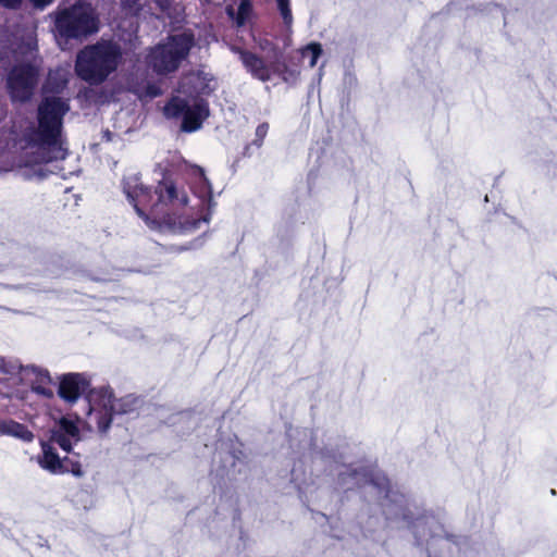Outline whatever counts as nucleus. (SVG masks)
<instances>
[{
    "label": "nucleus",
    "mask_w": 557,
    "mask_h": 557,
    "mask_svg": "<svg viewBox=\"0 0 557 557\" xmlns=\"http://www.w3.org/2000/svg\"><path fill=\"white\" fill-rule=\"evenodd\" d=\"M269 123L268 122H263L261 124H259L256 128V133H255V139L250 143V144H247L245 147H244V150H243V156L244 157H250L251 156V147H256V148H261V146L263 145V141H264V138L267 137L268 135V132H269Z\"/></svg>",
    "instance_id": "obj_17"
},
{
    "label": "nucleus",
    "mask_w": 557,
    "mask_h": 557,
    "mask_svg": "<svg viewBox=\"0 0 557 557\" xmlns=\"http://www.w3.org/2000/svg\"><path fill=\"white\" fill-rule=\"evenodd\" d=\"M0 432L12 435L24 442H32L34 433L23 423L10 420L9 422H0Z\"/></svg>",
    "instance_id": "obj_16"
},
{
    "label": "nucleus",
    "mask_w": 557,
    "mask_h": 557,
    "mask_svg": "<svg viewBox=\"0 0 557 557\" xmlns=\"http://www.w3.org/2000/svg\"><path fill=\"white\" fill-rule=\"evenodd\" d=\"M69 110L66 100L57 96L44 97L37 107V125L24 133L27 145L41 151L47 162L64 160L69 154L63 136L64 116Z\"/></svg>",
    "instance_id": "obj_1"
},
{
    "label": "nucleus",
    "mask_w": 557,
    "mask_h": 557,
    "mask_svg": "<svg viewBox=\"0 0 557 557\" xmlns=\"http://www.w3.org/2000/svg\"><path fill=\"white\" fill-rule=\"evenodd\" d=\"M110 394L107 387H99L87 396L89 411L95 410L96 425L99 433H107L111 428L113 417L115 416L110 408Z\"/></svg>",
    "instance_id": "obj_10"
},
{
    "label": "nucleus",
    "mask_w": 557,
    "mask_h": 557,
    "mask_svg": "<svg viewBox=\"0 0 557 557\" xmlns=\"http://www.w3.org/2000/svg\"><path fill=\"white\" fill-rule=\"evenodd\" d=\"M36 9H45L50 5L54 0H29Z\"/></svg>",
    "instance_id": "obj_25"
},
{
    "label": "nucleus",
    "mask_w": 557,
    "mask_h": 557,
    "mask_svg": "<svg viewBox=\"0 0 557 557\" xmlns=\"http://www.w3.org/2000/svg\"><path fill=\"white\" fill-rule=\"evenodd\" d=\"M52 444L50 441L41 442V454L37 457L40 468L51 474L71 473L76 478H82L84 470L81 461L70 457L60 458Z\"/></svg>",
    "instance_id": "obj_8"
},
{
    "label": "nucleus",
    "mask_w": 557,
    "mask_h": 557,
    "mask_svg": "<svg viewBox=\"0 0 557 557\" xmlns=\"http://www.w3.org/2000/svg\"><path fill=\"white\" fill-rule=\"evenodd\" d=\"M108 393L110 394V408L115 416L129 414L135 412L139 407V399L133 395H126L121 398H115L113 391L110 387Z\"/></svg>",
    "instance_id": "obj_14"
},
{
    "label": "nucleus",
    "mask_w": 557,
    "mask_h": 557,
    "mask_svg": "<svg viewBox=\"0 0 557 557\" xmlns=\"http://www.w3.org/2000/svg\"><path fill=\"white\" fill-rule=\"evenodd\" d=\"M154 194L159 199L162 213H165V209L169 206L172 207H184L187 205L188 197L182 189L180 190L175 182L170 177H164L154 187Z\"/></svg>",
    "instance_id": "obj_12"
},
{
    "label": "nucleus",
    "mask_w": 557,
    "mask_h": 557,
    "mask_svg": "<svg viewBox=\"0 0 557 557\" xmlns=\"http://www.w3.org/2000/svg\"><path fill=\"white\" fill-rule=\"evenodd\" d=\"M370 483L381 492L387 493L389 491V480L384 475H371Z\"/></svg>",
    "instance_id": "obj_23"
},
{
    "label": "nucleus",
    "mask_w": 557,
    "mask_h": 557,
    "mask_svg": "<svg viewBox=\"0 0 557 557\" xmlns=\"http://www.w3.org/2000/svg\"><path fill=\"white\" fill-rule=\"evenodd\" d=\"M98 388L91 387L90 377L86 373L69 372L59 376L58 396L69 405H74L82 396H87Z\"/></svg>",
    "instance_id": "obj_9"
},
{
    "label": "nucleus",
    "mask_w": 557,
    "mask_h": 557,
    "mask_svg": "<svg viewBox=\"0 0 557 557\" xmlns=\"http://www.w3.org/2000/svg\"><path fill=\"white\" fill-rule=\"evenodd\" d=\"M302 58L309 55V66L314 67L317 65L318 59L321 57L323 50L320 42H310L307 46L300 48L299 50Z\"/></svg>",
    "instance_id": "obj_19"
},
{
    "label": "nucleus",
    "mask_w": 557,
    "mask_h": 557,
    "mask_svg": "<svg viewBox=\"0 0 557 557\" xmlns=\"http://www.w3.org/2000/svg\"><path fill=\"white\" fill-rule=\"evenodd\" d=\"M206 221L200 218H185L183 222H181L182 228L184 232H193L200 227L201 223Z\"/></svg>",
    "instance_id": "obj_22"
},
{
    "label": "nucleus",
    "mask_w": 557,
    "mask_h": 557,
    "mask_svg": "<svg viewBox=\"0 0 557 557\" xmlns=\"http://www.w3.org/2000/svg\"><path fill=\"white\" fill-rule=\"evenodd\" d=\"M55 28L61 37L78 39L96 33L98 25L87 5L75 3L57 15Z\"/></svg>",
    "instance_id": "obj_4"
},
{
    "label": "nucleus",
    "mask_w": 557,
    "mask_h": 557,
    "mask_svg": "<svg viewBox=\"0 0 557 557\" xmlns=\"http://www.w3.org/2000/svg\"><path fill=\"white\" fill-rule=\"evenodd\" d=\"M209 114V104L203 99H200L193 106H189L184 116L182 117V132L193 133L198 131L201 127L203 121L207 120Z\"/></svg>",
    "instance_id": "obj_13"
},
{
    "label": "nucleus",
    "mask_w": 557,
    "mask_h": 557,
    "mask_svg": "<svg viewBox=\"0 0 557 557\" xmlns=\"http://www.w3.org/2000/svg\"><path fill=\"white\" fill-rule=\"evenodd\" d=\"M23 0H0V5L5 9L16 10L22 5Z\"/></svg>",
    "instance_id": "obj_24"
},
{
    "label": "nucleus",
    "mask_w": 557,
    "mask_h": 557,
    "mask_svg": "<svg viewBox=\"0 0 557 557\" xmlns=\"http://www.w3.org/2000/svg\"><path fill=\"white\" fill-rule=\"evenodd\" d=\"M159 5L162 10H165L169 7V3L164 4L162 1H160Z\"/></svg>",
    "instance_id": "obj_26"
},
{
    "label": "nucleus",
    "mask_w": 557,
    "mask_h": 557,
    "mask_svg": "<svg viewBox=\"0 0 557 557\" xmlns=\"http://www.w3.org/2000/svg\"><path fill=\"white\" fill-rule=\"evenodd\" d=\"M52 380L50 373L46 369H38L35 372V380L32 383V391L37 395L44 396L46 398L53 397V391L49 387Z\"/></svg>",
    "instance_id": "obj_15"
},
{
    "label": "nucleus",
    "mask_w": 557,
    "mask_h": 557,
    "mask_svg": "<svg viewBox=\"0 0 557 557\" xmlns=\"http://www.w3.org/2000/svg\"><path fill=\"white\" fill-rule=\"evenodd\" d=\"M120 59L121 51L116 45L97 42L78 52L75 71L88 84L99 85L116 70Z\"/></svg>",
    "instance_id": "obj_2"
},
{
    "label": "nucleus",
    "mask_w": 557,
    "mask_h": 557,
    "mask_svg": "<svg viewBox=\"0 0 557 557\" xmlns=\"http://www.w3.org/2000/svg\"><path fill=\"white\" fill-rule=\"evenodd\" d=\"M123 191L136 213L144 220L150 216H159L162 213L158 197L151 188L143 185L139 177L132 176L123 180Z\"/></svg>",
    "instance_id": "obj_5"
},
{
    "label": "nucleus",
    "mask_w": 557,
    "mask_h": 557,
    "mask_svg": "<svg viewBox=\"0 0 557 557\" xmlns=\"http://www.w3.org/2000/svg\"><path fill=\"white\" fill-rule=\"evenodd\" d=\"M195 45L193 34L171 35L168 41L157 45L148 54V65L159 75H168L178 70Z\"/></svg>",
    "instance_id": "obj_3"
},
{
    "label": "nucleus",
    "mask_w": 557,
    "mask_h": 557,
    "mask_svg": "<svg viewBox=\"0 0 557 557\" xmlns=\"http://www.w3.org/2000/svg\"><path fill=\"white\" fill-rule=\"evenodd\" d=\"M188 108L189 104L185 99L174 97L168 102L164 111L170 117H183Z\"/></svg>",
    "instance_id": "obj_18"
},
{
    "label": "nucleus",
    "mask_w": 557,
    "mask_h": 557,
    "mask_svg": "<svg viewBox=\"0 0 557 557\" xmlns=\"http://www.w3.org/2000/svg\"><path fill=\"white\" fill-rule=\"evenodd\" d=\"M150 94H151L152 96H157V95H158V92H157V91H151Z\"/></svg>",
    "instance_id": "obj_27"
},
{
    "label": "nucleus",
    "mask_w": 557,
    "mask_h": 557,
    "mask_svg": "<svg viewBox=\"0 0 557 557\" xmlns=\"http://www.w3.org/2000/svg\"><path fill=\"white\" fill-rule=\"evenodd\" d=\"M38 78L39 71L34 64L26 62L14 65L7 77V88L12 101L21 103L29 101Z\"/></svg>",
    "instance_id": "obj_6"
},
{
    "label": "nucleus",
    "mask_w": 557,
    "mask_h": 557,
    "mask_svg": "<svg viewBox=\"0 0 557 557\" xmlns=\"http://www.w3.org/2000/svg\"><path fill=\"white\" fill-rule=\"evenodd\" d=\"M251 11V4L249 0H242V2L238 5V12H237V24L244 25L249 12Z\"/></svg>",
    "instance_id": "obj_21"
},
{
    "label": "nucleus",
    "mask_w": 557,
    "mask_h": 557,
    "mask_svg": "<svg viewBox=\"0 0 557 557\" xmlns=\"http://www.w3.org/2000/svg\"><path fill=\"white\" fill-rule=\"evenodd\" d=\"M280 13L286 25H290L293 22V14L289 7V0H276Z\"/></svg>",
    "instance_id": "obj_20"
},
{
    "label": "nucleus",
    "mask_w": 557,
    "mask_h": 557,
    "mask_svg": "<svg viewBox=\"0 0 557 557\" xmlns=\"http://www.w3.org/2000/svg\"><path fill=\"white\" fill-rule=\"evenodd\" d=\"M49 441L57 444L67 454H72L73 445L81 441V431L77 422L66 417L60 418L50 432Z\"/></svg>",
    "instance_id": "obj_11"
},
{
    "label": "nucleus",
    "mask_w": 557,
    "mask_h": 557,
    "mask_svg": "<svg viewBox=\"0 0 557 557\" xmlns=\"http://www.w3.org/2000/svg\"><path fill=\"white\" fill-rule=\"evenodd\" d=\"M236 52L246 71L253 78L263 83L271 81L273 74L281 76L284 81H287V75L294 76L296 74L295 71L288 69L285 61L276 60L271 64H267L262 57L247 49L237 48Z\"/></svg>",
    "instance_id": "obj_7"
}]
</instances>
